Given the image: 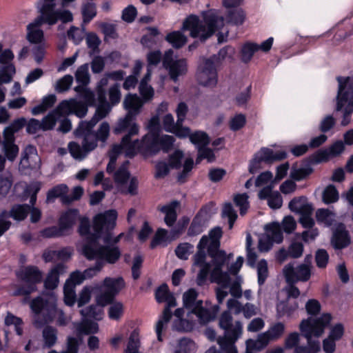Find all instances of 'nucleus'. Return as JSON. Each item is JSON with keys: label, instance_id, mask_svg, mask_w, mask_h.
Returning <instances> with one entry per match:
<instances>
[{"label": "nucleus", "instance_id": "obj_62", "mask_svg": "<svg viewBox=\"0 0 353 353\" xmlns=\"http://www.w3.org/2000/svg\"><path fill=\"white\" fill-rule=\"evenodd\" d=\"M203 159H207L210 163L213 162L215 160V155L213 150L207 146L199 147L196 163H199Z\"/></svg>", "mask_w": 353, "mask_h": 353}, {"label": "nucleus", "instance_id": "obj_37", "mask_svg": "<svg viewBox=\"0 0 353 353\" xmlns=\"http://www.w3.org/2000/svg\"><path fill=\"white\" fill-rule=\"evenodd\" d=\"M265 235L276 243L282 242L283 236L281 225L279 223L273 222L265 226Z\"/></svg>", "mask_w": 353, "mask_h": 353}, {"label": "nucleus", "instance_id": "obj_55", "mask_svg": "<svg viewBox=\"0 0 353 353\" xmlns=\"http://www.w3.org/2000/svg\"><path fill=\"white\" fill-rule=\"evenodd\" d=\"M316 216L318 221L330 225L334 221V213L328 209L321 208L316 211Z\"/></svg>", "mask_w": 353, "mask_h": 353}, {"label": "nucleus", "instance_id": "obj_23", "mask_svg": "<svg viewBox=\"0 0 353 353\" xmlns=\"http://www.w3.org/2000/svg\"><path fill=\"white\" fill-rule=\"evenodd\" d=\"M350 243V236L345 225L339 223L336 225L331 239V244L335 249H343Z\"/></svg>", "mask_w": 353, "mask_h": 353}, {"label": "nucleus", "instance_id": "obj_39", "mask_svg": "<svg viewBox=\"0 0 353 353\" xmlns=\"http://www.w3.org/2000/svg\"><path fill=\"white\" fill-rule=\"evenodd\" d=\"M57 101V97L54 94H49L42 99L40 104L34 107L31 112L33 115H37L45 112L48 109L53 106Z\"/></svg>", "mask_w": 353, "mask_h": 353}, {"label": "nucleus", "instance_id": "obj_10", "mask_svg": "<svg viewBox=\"0 0 353 353\" xmlns=\"http://www.w3.org/2000/svg\"><path fill=\"white\" fill-rule=\"evenodd\" d=\"M134 117H132L131 112H128L124 118L119 119L116 127L114 129L115 134L126 133L122 138L120 145H114L113 152L119 154L123 148H132L131 137L139 132V126L134 122Z\"/></svg>", "mask_w": 353, "mask_h": 353}, {"label": "nucleus", "instance_id": "obj_38", "mask_svg": "<svg viewBox=\"0 0 353 353\" xmlns=\"http://www.w3.org/2000/svg\"><path fill=\"white\" fill-rule=\"evenodd\" d=\"M165 39L176 49L182 48L188 42V37L181 31H173L168 33Z\"/></svg>", "mask_w": 353, "mask_h": 353}, {"label": "nucleus", "instance_id": "obj_53", "mask_svg": "<svg viewBox=\"0 0 353 353\" xmlns=\"http://www.w3.org/2000/svg\"><path fill=\"white\" fill-rule=\"evenodd\" d=\"M259 49L258 45L252 43H245L241 49V60L244 63L249 62L254 53Z\"/></svg>", "mask_w": 353, "mask_h": 353}, {"label": "nucleus", "instance_id": "obj_64", "mask_svg": "<svg viewBox=\"0 0 353 353\" xmlns=\"http://www.w3.org/2000/svg\"><path fill=\"white\" fill-rule=\"evenodd\" d=\"M97 14L96 6L94 3L88 2L82 7V14L83 22L88 23Z\"/></svg>", "mask_w": 353, "mask_h": 353}, {"label": "nucleus", "instance_id": "obj_42", "mask_svg": "<svg viewBox=\"0 0 353 353\" xmlns=\"http://www.w3.org/2000/svg\"><path fill=\"white\" fill-rule=\"evenodd\" d=\"M128 161H125L119 168L114 172V182L119 186L123 185L130 179V174L128 170Z\"/></svg>", "mask_w": 353, "mask_h": 353}, {"label": "nucleus", "instance_id": "obj_48", "mask_svg": "<svg viewBox=\"0 0 353 353\" xmlns=\"http://www.w3.org/2000/svg\"><path fill=\"white\" fill-rule=\"evenodd\" d=\"M323 201L325 204H330L336 202L339 199V192L333 185H327L322 194Z\"/></svg>", "mask_w": 353, "mask_h": 353}, {"label": "nucleus", "instance_id": "obj_11", "mask_svg": "<svg viewBox=\"0 0 353 353\" xmlns=\"http://www.w3.org/2000/svg\"><path fill=\"white\" fill-rule=\"evenodd\" d=\"M72 325L78 338L67 337L65 350H63V353H78L79 345L82 341L81 336L97 333L99 330L98 324L92 321L83 320L81 322L73 323Z\"/></svg>", "mask_w": 353, "mask_h": 353}, {"label": "nucleus", "instance_id": "obj_2", "mask_svg": "<svg viewBox=\"0 0 353 353\" xmlns=\"http://www.w3.org/2000/svg\"><path fill=\"white\" fill-rule=\"evenodd\" d=\"M221 235V228L216 227L210 232V238L203 236L197 245L198 250L194 256V265L200 268L196 277V283L199 285H202L205 282L211 268V265L205 262V250L209 243L208 252L212 259V263L214 266L210 275L211 282H218L224 285H227L228 283V273L222 271V268L226 261L225 253L223 251L218 250Z\"/></svg>", "mask_w": 353, "mask_h": 353}, {"label": "nucleus", "instance_id": "obj_1", "mask_svg": "<svg viewBox=\"0 0 353 353\" xmlns=\"http://www.w3.org/2000/svg\"><path fill=\"white\" fill-rule=\"evenodd\" d=\"M99 105L94 114L90 121H82L75 130L77 137L82 139L81 145L76 142L68 144V150L72 157L78 161H82L88 154L97 147V141L103 145L110 134V125L104 121L101 123L97 132L94 130L97 123L104 119L111 111L112 106L107 101L106 97L101 93L97 97Z\"/></svg>", "mask_w": 353, "mask_h": 353}, {"label": "nucleus", "instance_id": "obj_6", "mask_svg": "<svg viewBox=\"0 0 353 353\" xmlns=\"http://www.w3.org/2000/svg\"><path fill=\"white\" fill-rule=\"evenodd\" d=\"M86 110L80 103L76 101H61L55 110L50 112L43 118L41 121L35 119H31L26 122V131L29 134H35L39 130H52L58 119L59 116L75 114L79 118L85 117Z\"/></svg>", "mask_w": 353, "mask_h": 353}, {"label": "nucleus", "instance_id": "obj_18", "mask_svg": "<svg viewBox=\"0 0 353 353\" xmlns=\"http://www.w3.org/2000/svg\"><path fill=\"white\" fill-rule=\"evenodd\" d=\"M174 137L171 135L146 134L143 139V144L151 154H156L160 150L167 152L173 146Z\"/></svg>", "mask_w": 353, "mask_h": 353}, {"label": "nucleus", "instance_id": "obj_36", "mask_svg": "<svg viewBox=\"0 0 353 353\" xmlns=\"http://www.w3.org/2000/svg\"><path fill=\"white\" fill-rule=\"evenodd\" d=\"M235 49L231 46H226L221 48L216 54L210 57L212 59L216 65H220L223 61H232L235 54Z\"/></svg>", "mask_w": 353, "mask_h": 353}, {"label": "nucleus", "instance_id": "obj_60", "mask_svg": "<svg viewBox=\"0 0 353 353\" xmlns=\"http://www.w3.org/2000/svg\"><path fill=\"white\" fill-rule=\"evenodd\" d=\"M193 245L188 243L179 244L176 250L175 253L178 258L182 260L188 259L189 255L192 252Z\"/></svg>", "mask_w": 353, "mask_h": 353}, {"label": "nucleus", "instance_id": "obj_21", "mask_svg": "<svg viewBox=\"0 0 353 353\" xmlns=\"http://www.w3.org/2000/svg\"><path fill=\"white\" fill-rule=\"evenodd\" d=\"M173 56L172 50L170 49L166 51L163 57V65L168 70L170 78L176 81L179 76L185 74L187 65L185 59L174 60Z\"/></svg>", "mask_w": 353, "mask_h": 353}, {"label": "nucleus", "instance_id": "obj_32", "mask_svg": "<svg viewBox=\"0 0 353 353\" xmlns=\"http://www.w3.org/2000/svg\"><path fill=\"white\" fill-rule=\"evenodd\" d=\"M299 307L296 301H291L289 299L281 301L276 305L277 315L279 317L287 316H290Z\"/></svg>", "mask_w": 353, "mask_h": 353}, {"label": "nucleus", "instance_id": "obj_52", "mask_svg": "<svg viewBox=\"0 0 353 353\" xmlns=\"http://www.w3.org/2000/svg\"><path fill=\"white\" fill-rule=\"evenodd\" d=\"M75 78L76 81L83 85H87L90 83V74L88 64H83L77 68L75 72Z\"/></svg>", "mask_w": 353, "mask_h": 353}, {"label": "nucleus", "instance_id": "obj_41", "mask_svg": "<svg viewBox=\"0 0 353 353\" xmlns=\"http://www.w3.org/2000/svg\"><path fill=\"white\" fill-rule=\"evenodd\" d=\"M77 215V210H70L61 216L59 221V228L62 233L72 228L76 221Z\"/></svg>", "mask_w": 353, "mask_h": 353}, {"label": "nucleus", "instance_id": "obj_56", "mask_svg": "<svg viewBox=\"0 0 353 353\" xmlns=\"http://www.w3.org/2000/svg\"><path fill=\"white\" fill-rule=\"evenodd\" d=\"M222 216L228 218L229 228L232 229L237 219L236 212L234 209L232 203H226L224 204L222 210Z\"/></svg>", "mask_w": 353, "mask_h": 353}, {"label": "nucleus", "instance_id": "obj_25", "mask_svg": "<svg viewBox=\"0 0 353 353\" xmlns=\"http://www.w3.org/2000/svg\"><path fill=\"white\" fill-rule=\"evenodd\" d=\"M219 309L220 307L219 305H214L212 308H208L203 307L202 304L190 314H195L198 318L199 323L204 325L214 320L216 313Z\"/></svg>", "mask_w": 353, "mask_h": 353}, {"label": "nucleus", "instance_id": "obj_57", "mask_svg": "<svg viewBox=\"0 0 353 353\" xmlns=\"http://www.w3.org/2000/svg\"><path fill=\"white\" fill-rule=\"evenodd\" d=\"M101 309L98 305H92L81 310L80 313L84 318H93L99 320L101 318ZM84 320L89 321L86 319H84ZM82 321H83V319Z\"/></svg>", "mask_w": 353, "mask_h": 353}, {"label": "nucleus", "instance_id": "obj_14", "mask_svg": "<svg viewBox=\"0 0 353 353\" xmlns=\"http://www.w3.org/2000/svg\"><path fill=\"white\" fill-rule=\"evenodd\" d=\"M17 276L28 285H23L17 289L14 295L28 296L37 290L36 284L42 281V272L36 266H27L17 273Z\"/></svg>", "mask_w": 353, "mask_h": 353}, {"label": "nucleus", "instance_id": "obj_49", "mask_svg": "<svg viewBox=\"0 0 353 353\" xmlns=\"http://www.w3.org/2000/svg\"><path fill=\"white\" fill-rule=\"evenodd\" d=\"M145 30L147 33L142 37L141 43L143 46L150 48L156 43L154 37L158 36L160 32L156 27H148Z\"/></svg>", "mask_w": 353, "mask_h": 353}, {"label": "nucleus", "instance_id": "obj_43", "mask_svg": "<svg viewBox=\"0 0 353 353\" xmlns=\"http://www.w3.org/2000/svg\"><path fill=\"white\" fill-rule=\"evenodd\" d=\"M16 69L13 64L2 65L0 66V85L9 83L12 81Z\"/></svg>", "mask_w": 353, "mask_h": 353}, {"label": "nucleus", "instance_id": "obj_7", "mask_svg": "<svg viewBox=\"0 0 353 353\" xmlns=\"http://www.w3.org/2000/svg\"><path fill=\"white\" fill-rule=\"evenodd\" d=\"M219 327L225 331L223 336H219V344L221 353H238L235 343L243 334V324L239 321L233 322L229 311L223 312L219 319Z\"/></svg>", "mask_w": 353, "mask_h": 353}, {"label": "nucleus", "instance_id": "obj_12", "mask_svg": "<svg viewBox=\"0 0 353 353\" xmlns=\"http://www.w3.org/2000/svg\"><path fill=\"white\" fill-rule=\"evenodd\" d=\"M56 6V0H39L38 3L39 12L45 14L50 26L56 24L59 20L63 23L72 21L73 15L70 10L55 9Z\"/></svg>", "mask_w": 353, "mask_h": 353}, {"label": "nucleus", "instance_id": "obj_44", "mask_svg": "<svg viewBox=\"0 0 353 353\" xmlns=\"http://www.w3.org/2000/svg\"><path fill=\"white\" fill-rule=\"evenodd\" d=\"M81 97L83 99L84 102L77 101L75 99H70L66 100V101H76L77 103H80L81 105H83V107H84L86 110V113H85V116H86L88 114V106H96L95 94L91 90L87 88L84 91V92L83 93V94Z\"/></svg>", "mask_w": 353, "mask_h": 353}, {"label": "nucleus", "instance_id": "obj_26", "mask_svg": "<svg viewBox=\"0 0 353 353\" xmlns=\"http://www.w3.org/2000/svg\"><path fill=\"white\" fill-rule=\"evenodd\" d=\"M288 207L291 211L301 215L304 214H312L313 212L312 205L307 201L305 196L294 198L290 201Z\"/></svg>", "mask_w": 353, "mask_h": 353}, {"label": "nucleus", "instance_id": "obj_17", "mask_svg": "<svg viewBox=\"0 0 353 353\" xmlns=\"http://www.w3.org/2000/svg\"><path fill=\"white\" fill-rule=\"evenodd\" d=\"M217 67L212 59L203 58L196 73L199 84L205 87L216 86L218 81Z\"/></svg>", "mask_w": 353, "mask_h": 353}, {"label": "nucleus", "instance_id": "obj_16", "mask_svg": "<svg viewBox=\"0 0 353 353\" xmlns=\"http://www.w3.org/2000/svg\"><path fill=\"white\" fill-rule=\"evenodd\" d=\"M339 83L336 97V111L343 110L345 105H353V77H337Z\"/></svg>", "mask_w": 353, "mask_h": 353}, {"label": "nucleus", "instance_id": "obj_54", "mask_svg": "<svg viewBox=\"0 0 353 353\" xmlns=\"http://www.w3.org/2000/svg\"><path fill=\"white\" fill-rule=\"evenodd\" d=\"M151 77V70L148 68L147 73L141 80L139 85V90L141 94L145 98H150L153 95V90L150 86H148L147 83L150 81Z\"/></svg>", "mask_w": 353, "mask_h": 353}, {"label": "nucleus", "instance_id": "obj_22", "mask_svg": "<svg viewBox=\"0 0 353 353\" xmlns=\"http://www.w3.org/2000/svg\"><path fill=\"white\" fill-rule=\"evenodd\" d=\"M41 159L37 154L35 147L29 145L22 152V157L19 162V169L26 171L28 169H37L40 167Z\"/></svg>", "mask_w": 353, "mask_h": 353}, {"label": "nucleus", "instance_id": "obj_28", "mask_svg": "<svg viewBox=\"0 0 353 353\" xmlns=\"http://www.w3.org/2000/svg\"><path fill=\"white\" fill-rule=\"evenodd\" d=\"M179 204L177 201H172L168 205L158 207V210L165 214L164 221L168 226L170 227L175 223L177 218L176 209Z\"/></svg>", "mask_w": 353, "mask_h": 353}, {"label": "nucleus", "instance_id": "obj_35", "mask_svg": "<svg viewBox=\"0 0 353 353\" xmlns=\"http://www.w3.org/2000/svg\"><path fill=\"white\" fill-rule=\"evenodd\" d=\"M30 210V205L28 204L14 205L10 211H8V217H12L13 219L21 221L24 220Z\"/></svg>", "mask_w": 353, "mask_h": 353}, {"label": "nucleus", "instance_id": "obj_59", "mask_svg": "<svg viewBox=\"0 0 353 353\" xmlns=\"http://www.w3.org/2000/svg\"><path fill=\"white\" fill-rule=\"evenodd\" d=\"M50 314L54 318L57 319V323L60 326H63L68 324L69 319L65 316L63 312L58 309L54 304L51 305Z\"/></svg>", "mask_w": 353, "mask_h": 353}, {"label": "nucleus", "instance_id": "obj_30", "mask_svg": "<svg viewBox=\"0 0 353 353\" xmlns=\"http://www.w3.org/2000/svg\"><path fill=\"white\" fill-rule=\"evenodd\" d=\"M198 293L197 292L191 288L183 294V306L190 310L188 314L195 310L200 305L203 304L201 300H197Z\"/></svg>", "mask_w": 353, "mask_h": 353}, {"label": "nucleus", "instance_id": "obj_27", "mask_svg": "<svg viewBox=\"0 0 353 353\" xmlns=\"http://www.w3.org/2000/svg\"><path fill=\"white\" fill-rule=\"evenodd\" d=\"M65 266L63 263L57 264L48 274L44 281L46 288L53 290L59 283V276L65 272Z\"/></svg>", "mask_w": 353, "mask_h": 353}, {"label": "nucleus", "instance_id": "obj_15", "mask_svg": "<svg viewBox=\"0 0 353 353\" xmlns=\"http://www.w3.org/2000/svg\"><path fill=\"white\" fill-rule=\"evenodd\" d=\"M285 332V325L278 322L272 325L269 330L260 334L256 340L248 339L246 344L248 347H252L256 351L263 349L271 341H275L281 337Z\"/></svg>", "mask_w": 353, "mask_h": 353}, {"label": "nucleus", "instance_id": "obj_45", "mask_svg": "<svg viewBox=\"0 0 353 353\" xmlns=\"http://www.w3.org/2000/svg\"><path fill=\"white\" fill-rule=\"evenodd\" d=\"M26 38L31 43H43V32L40 28H32V25H28Z\"/></svg>", "mask_w": 353, "mask_h": 353}, {"label": "nucleus", "instance_id": "obj_63", "mask_svg": "<svg viewBox=\"0 0 353 353\" xmlns=\"http://www.w3.org/2000/svg\"><path fill=\"white\" fill-rule=\"evenodd\" d=\"M123 313V305L121 302L112 303L108 309V316L110 319L118 320Z\"/></svg>", "mask_w": 353, "mask_h": 353}, {"label": "nucleus", "instance_id": "obj_51", "mask_svg": "<svg viewBox=\"0 0 353 353\" xmlns=\"http://www.w3.org/2000/svg\"><path fill=\"white\" fill-rule=\"evenodd\" d=\"M233 200L236 206L239 208L240 214L245 215L250 206L248 194L246 193L236 194Z\"/></svg>", "mask_w": 353, "mask_h": 353}, {"label": "nucleus", "instance_id": "obj_24", "mask_svg": "<svg viewBox=\"0 0 353 353\" xmlns=\"http://www.w3.org/2000/svg\"><path fill=\"white\" fill-rule=\"evenodd\" d=\"M260 199H267L268 204L272 209H279L282 206L283 199L279 192H272V186L263 188L258 194Z\"/></svg>", "mask_w": 353, "mask_h": 353}, {"label": "nucleus", "instance_id": "obj_33", "mask_svg": "<svg viewBox=\"0 0 353 353\" xmlns=\"http://www.w3.org/2000/svg\"><path fill=\"white\" fill-rule=\"evenodd\" d=\"M26 124V119L23 117L14 120L3 131V138L15 140L14 134L21 130Z\"/></svg>", "mask_w": 353, "mask_h": 353}, {"label": "nucleus", "instance_id": "obj_47", "mask_svg": "<svg viewBox=\"0 0 353 353\" xmlns=\"http://www.w3.org/2000/svg\"><path fill=\"white\" fill-rule=\"evenodd\" d=\"M190 141L192 143L195 145L199 150V147L207 146L210 140L205 132L197 131L190 135Z\"/></svg>", "mask_w": 353, "mask_h": 353}, {"label": "nucleus", "instance_id": "obj_31", "mask_svg": "<svg viewBox=\"0 0 353 353\" xmlns=\"http://www.w3.org/2000/svg\"><path fill=\"white\" fill-rule=\"evenodd\" d=\"M225 14L227 23L235 26H241L245 19V13L241 8H228Z\"/></svg>", "mask_w": 353, "mask_h": 353}, {"label": "nucleus", "instance_id": "obj_58", "mask_svg": "<svg viewBox=\"0 0 353 353\" xmlns=\"http://www.w3.org/2000/svg\"><path fill=\"white\" fill-rule=\"evenodd\" d=\"M312 172V168L302 167L299 168H292L290 172V177L295 181H301Z\"/></svg>", "mask_w": 353, "mask_h": 353}, {"label": "nucleus", "instance_id": "obj_34", "mask_svg": "<svg viewBox=\"0 0 353 353\" xmlns=\"http://www.w3.org/2000/svg\"><path fill=\"white\" fill-rule=\"evenodd\" d=\"M143 102L141 99L136 94H128L124 99L123 105L128 110V112L132 113V117H136L141 108Z\"/></svg>", "mask_w": 353, "mask_h": 353}, {"label": "nucleus", "instance_id": "obj_46", "mask_svg": "<svg viewBox=\"0 0 353 353\" xmlns=\"http://www.w3.org/2000/svg\"><path fill=\"white\" fill-rule=\"evenodd\" d=\"M68 190V187L65 184H60L54 187L48 191L47 194V201H50L55 198L60 197L61 201L63 203V199L64 196H67Z\"/></svg>", "mask_w": 353, "mask_h": 353}, {"label": "nucleus", "instance_id": "obj_3", "mask_svg": "<svg viewBox=\"0 0 353 353\" xmlns=\"http://www.w3.org/2000/svg\"><path fill=\"white\" fill-rule=\"evenodd\" d=\"M223 26V17L215 11L210 10L203 13V19L194 14L188 16L183 22L181 30L189 31L191 37L204 42Z\"/></svg>", "mask_w": 353, "mask_h": 353}, {"label": "nucleus", "instance_id": "obj_29", "mask_svg": "<svg viewBox=\"0 0 353 353\" xmlns=\"http://www.w3.org/2000/svg\"><path fill=\"white\" fill-rule=\"evenodd\" d=\"M15 140L3 138L2 141V152L4 153L6 160L13 162L17 159L19 148L14 143Z\"/></svg>", "mask_w": 353, "mask_h": 353}, {"label": "nucleus", "instance_id": "obj_19", "mask_svg": "<svg viewBox=\"0 0 353 353\" xmlns=\"http://www.w3.org/2000/svg\"><path fill=\"white\" fill-rule=\"evenodd\" d=\"M287 157V154L284 151L274 152L272 150L267 148H261L254 154L252 159L249 171L254 174L261 169V163L262 162L272 163L276 161H281Z\"/></svg>", "mask_w": 353, "mask_h": 353}, {"label": "nucleus", "instance_id": "obj_5", "mask_svg": "<svg viewBox=\"0 0 353 353\" xmlns=\"http://www.w3.org/2000/svg\"><path fill=\"white\" fill-rule=\"evenodd\" d=\"M332 320L329 313L322 314L319 317H309L303 319L299 329L302 335L307 339V345H298L294 349V353H317L320 349V342L318 339L323 334Z\"/></svg>", "mask_w": 353, "mask_h": 353}, {"label": "nucleus", "instance_id": "obj_13", "mask_svg": "<svg viewBox=\"0 0 353 353\" xmlns=\"http://www.w3.org/2000/svg\"><path fill=\"white\" fill-rule=\"evenodd\" d=\"M310 255L305 257L304 263L294 266V263H288L283 268V274L287 283L306 282L312 276V265Z\"/></svg>", "mask_w": 353, "mask_h": 353}, {"label": "nucleus", "instance_id": "obj_20", "mask_svg": "<svg viewBox=\"0 0 353 353\" xmlns=\"http://www.w3.org/2000/svg\"><path fill=\"white\" fill-rule=\"evenodd\" d=\"M124 281L121 277L117 279L107 277L103 281L104 292L98 296L97 302L101 305L111 303L114 296L124 288Z\"/></svg>", "mask_w": 353, "mask_h": 353}, {"label": "nucleus", "instance_id": "obj_61", "mask_svg": "<svg viewBox=\"0 0 353 353\" xmlns=\"http://www.w3.org/2000/svg\"><path fill=\"white\" fill-rule=\"evenodd\" d=\"M73 82V77L70 74L65 75L56 83L54 89L58 92H63L70 89Z\"/></svg>", "mask_w": 353, "mask_h": 353}, {"label": "nucleus", "instance_id": "obj_9", "mask_svg": "<svg viewBox=\"0 0 353 353\" xmlns=\"http://www.w3.org/2000/svg\"><path fill=\"white\" fill-rule=\"evenodd\" d=\"M155 298L158 303H166L162 316L156 325L157 339L159 341H162L161 333L164 325L168 323L171 319L172 316L171 308L176 306V301L174 295L170 292L167 284H162L156 290Z\"/></svg>", "mask_w": 353, "mask_h": 353}, {"label": "nucleus", "instance_id": "obj_8", "mask_svg": "<svg viewBox=\"0 0 353 353\" xmlns=\"http://www.w3.org/2000/svg\"><path fill=\"white\" fill-rule=\"evenodd\" d=\"M82 253L88 260L97 259L111 264L115 263L121 254L117 246L99 245L97 241H94L85 243L82 248Z\"/></svg>", "mask_w": 353, "mask_h": 353}, {"label": "nucleus", "instance_id": "obj_4", "mask_svg": "<svg viewBox=\"0 0 353 353\" xmlns=\"http://www.w3.org/2000/svg\"><path fill=\"white\" fill-rule=\"evenodd\" d=\"M117 213L116 210H110L103 213L97 214L93 220V232H90V221L87 218L81 220L79 231L81 236H86V242L89 243L92 241L94 242L100 237H103L105 243H110L112 239V234L110 232L116 225Z\"/></svg>", "mask_w": 353, "mask_h": 353}, {"label": "nucleus", "instance_id": "obj_40", "mask_svg": "<svg viewBox=\"0 0 353 353\" xmlns=\"http://www.w3.org/2000/svg\"><path fill=\"white\" fill-rule=\"evenodd\" d=\"M43 345L46 347H52L57 341V330L52 326H46L42 332Z\"/></svg>", "mask_w": 353, "mask_h": 353}, {"label": "nucleus", "instance_id": "obj_50", "mask_svg": "<svg viewBox=\"0 0 353 353\" xmlns=\"http://www.w3.org/2000/svg\"><path fill=\"white\" fill-rule=\"evenodd\" d=\"M75 287L74 283L70 281H66L64 288V301L66 305L72 306L76 301V294L74 290Z\"/></svg>", "mask_w": 353, "mask_h": 353}]
</instances>
